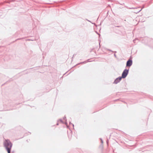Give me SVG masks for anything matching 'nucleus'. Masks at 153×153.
I'll return each mask as SVG.
<instances>
[{
    "mask_svg": "<svg viewBox=\"0 0 153 153\" xmlns=\"http://www.w3.org/2000/svg\"><path fill=\"white\" fill-rule=\"evenodd\" d=\"M21 39V38L18 39H16V40H15V41H16L17 40L20 39Z\"/></svg>",
    "mask_w": 153,
    "mask_h": 153,
    "instance_id": "nucleus-14",
    "label": "nucleus"
},
{
    "mask_svg": "<svg viewBox=\"0 0 153 153\" xmlns=\"http://www.w3.org/2000/svg\"><path fill=\"white\" fill-rule=\"evenodd\" d=\"M122 78H123L121 76H119L115 79L113 83L117 84L121 80Z\"/></svg>",
    "mask_w": 153,
    "mask_h": 153,
    "instance_id": "nucleus-3",
    "label": "nucleus"
},
{
    "mask_svg": "<svg viewBox=\"0 0 153 153\" xmlns=\"http://www.w3.org/2000/svg\"><path fill=\"white\" fill-rule=\"evenodd\" d=\"M100 140H101V143L102 144L103 143V140H102V139L100 138Z\"/></svg>",
    "mask_w": 153,
    "mask_h": 153,
    "instance_id": "nucleus-9",
    "label": "nucleus"
},
{
    "mask_svg": "<svg viewBox=\"0 0 153 153\" xmlns=\"http://www.w3.org/2000/svg\"><path fill=\"white\" fill-rule=\"evenodd\" d=\"M38 67H40V66H38Z\"/></svg>",
    "mask_w": 153,
    "mask_h": 153,
    "instance_id": "nucleus-22",
    "label": "nucleus"
},
{
    "mask_svg": "<svg viewBox=\"0 0 153 153\" xmlns=\"http://www.w3.org/2000/svg\"><path fill=\"white\" fill-rule=\"evenodd\" d=\"M129 70V69H125L123 71L121 76L123 78H125L127 76L128 74Z\"/></svg>",
    "mask_w": 153,
    "mask_h": 153,
    "instance_id": "nucleus-2",
    "label": "nucleus"
},
{
    "mask_svg": "<svg viewBox=\"0 0 153 153\" xmlns=\"http://www.w3.org/2000/svg\"><path fill=\"white\" fill-rule=\"evenodd\" d=\"M70 124H71L73 126V127H74V124H72V123H70Z\"/></svg>",
    "mask_w": 153,
    "mask_h": 153,
    "instance_id": "nucleus-11",
    "label": "nucleus"
},
{
    "mask_svg": "<svg viewBox=\"0 0 153 153\" xmlns=\"http://www.w3.org/2000/svg\"><path fill=\"white\" fill-rule=\"evenodd\" d=\"M132 64V59H128L126 62V67L128 66V67H130Z\"/></svg>",
    "mask_w": 153,
    "mask_h": 153,
    "instance_id": "nucleus-4",
    "label": "nucleus"
},
{
    "mask_svg": "<svg viewBox=\"0 0 153 153\" xmlns=\"http://www.w3.org/2000/svg\"><path fill=\"white\" fill-rule=\"evenodd\" d=\"M13 144L8 139L5 140L4 142V145L8 153H10Z\"/></svg>",
    "mask_w": 153,
    "mask_h": 153,
    "instance_id": "nucleus-1",
    "label": "nucleus"
},
{
    "mask_svg": "<svg viewBox=\"0 0 153 153\" xmlns=\"http://www.w3.org/2000/svg\"><path fill=\"white\" fill-rule=\"evenodd\" d=\"M63 119L64 120H65V119L66 121V117L65 116L64 117Z\"/></svg>",
    "mask_w": 153,
    "mask_h": 153,
    "instance_id": "nucleus-13",
    "label": "nucleus"
},
{
    "mask_svg": "<svg viewBox=\"0 0 153 153\" xmlns=\"http://www.w3.org/2000/svg\"><path fill=\"white\" fill-rule=\"evenodd\" d=\"M65 124H67V123L66 122L65 123Z\"/></svg>",
    "mask_w": 153,
    "mask_h": 153,
    "instance_id": "nucleus-19",
    "label": "nucleus"
},
{
    "mask_svg": "<svg viewBox=\"0 0 153 153\" xmlns=\"http://www.w3.org/2000/svg\"><path fill=\"white\" fill-rule=\"evenodd\" d=\"M114 56L116 58V57H117L116 55L115 54H114Z\"/></svg>",
    "mask_w": 153,
    "mask_h": 153,
    "instance_id": "nucleus-15",
    "label": "nucleus"
},
{
    "mask_svg": "<svg viewBox=\"0 0 153 153\" xmlns=\"http://www.w3.org/2000/svg\"><path fill=\"white\" fill-rule=\"evenodd\" d=\"M106 50L107 51H111V52H113L114 51H112L111 50H110V49H106Z\"/></svg>",
    "mask_w": 153,
    "mask_h": 153,
    "instance_id": "nucleus-8",
    "label": "nucleus"
},
{
    "mask_svg": "<svg viewBox=\"0 0 153 153\" xmlns=\"http://www.w3.org/2000/svg\"><path fill=\"white\" fill-rule=\"evenodd\" d=\"M114 52V53H117V51H115Z\"/></svg>",
    "mask_w": 153,
    "mask_h": 153,
    "instance_id": "nucleus-18",
    "label": "nucleus"
},
{
    "mask_svg": "<svg viewBox=\"0 0 153 153\" xmlns=\"http://www.w3.org/2000/svg\"><path fill=\"white\" fill-rule=\"evenodd\" d=\"M27 40H29V41H33V40H34V39H28Z\"/></svg>",
    "mask_w": 153,
    "mask_h": 153,
    "instance_id": "nucleus-10",
    "label": "nucleus"
},
{
    "mask_svg": "<svg viewBox=\"0 0 153 153\" xmlns=\"http://www.w3.org/2000/svg\"><path fill=\"white\" fill-rule=\"evenodd\" d=\"M108 140H107V141H106V142H107V144H108Z\"/></svg>",
    "mask_w": 153,
    "mask_h": 153,
    "instance_id": "nucleus-17",
    "label": "nucleus"
},
{
    "mask_svg": "<svg viewBox=\"0 0 153 153\" xmlns=\"http://www.w3.org/2000/svg\"><path fill=\"white\" fill-rule=\"evenodd\" d=\"M89 60V59H88V61H85L83 62H81L78 63L77 64H76V65L73 66V67H75V66H77V65H80V64H85L87 62H89V61H88Z\"/></svg>",
    "mask_w": 153,
    "mask_h": 153,
    "instance_id": "nucleus-5",
    "label": "nucleus"
},
{
    "mask_svg": "<svg viewBox=\"0 0 153 153\" xmlns=\"http://www.w3.org/2000/svg\"><path fill=\"white\" fill-rule=\"evenodd\" d=\"M58 122L56 124L57 125H59V123H58Z\"/></svg>",
    "mask_w": 153,
    "mask_h": 153,
    "instance_id": "nucleus-16",
    "label": "nucleus"
},
{
    "mask_svg": "<svg viewBox=\"0 0 153 153\" xmlns=\"http://www.w3.org/2000/svg\"><path fill=\"white\" fill-rule=\"evenodd\" d=\"M74 55H75V54H74V55H73V56H74Z\"/></svg>",
    "mask_w": 153,
    "mask_h": 153,
    "instance_id": "nucleus-20",
    "label": "nucleus"
},
{
    "mask_svg": "<svg viewBox=\"0 0 153 153\" xmlns=\"http://www.w3.org/2000/svg\"><path fill=\"white\" fill-rule=\"evenodd\" d=\"M142 9H143V8H142L140 10H137V11L135 12V13H139L140 11L142 10Z\"/></svg>",
    "mask_w": 153,
    "mask_h": 153,
    "instance_id": "nucleus-6",
    "label": "nucleus"
},
{
    "mask_svg": "<svg viewBox=\"0 0 153 153\" xmlns=\"http://www.w3.org/2000/svg\"><path fill=\"white\" fill-rule=\"evenodd\" d=\"M86 20L87 21H88V22H90L91 23V21H90V20H88V19H86Z\"/></svg>",
    "mask_w": 153,
    "mask_h": 153,
    "instance_id": "nucleus-12",
    "label": "nucleus"
},
{
    "mask_svg": "<svg viewBox=\"0 0 153 153\" xmlns=\"http://www.w3.org/2000/svg\"><path fill=\"white\" fill-rule=\"evenodd\" d=\"M140 8V7H138V8Z\"/></svg>",
    "mask_w": 153,
    "mask_h": 153,
    "instance_id": "nucleus-21",
    "label": "nucleus"
},
{
    "mask_svg": "<svg viewBox=\"0 0 153 153\" xmlns=\"http://www.w3.org/2000/svg\"><path fill=\"white\" fill-rule=\"evenodd\" d=\"M59 121H60V122L61 123H63H63H64L63 121V120H62V119H59Z\"/></svg>",
    "mask_w": 153,
    "mask_h": 153,
    "instance_id": "nucleus-7",
    "label": "nucleus"
}]
</instances>
